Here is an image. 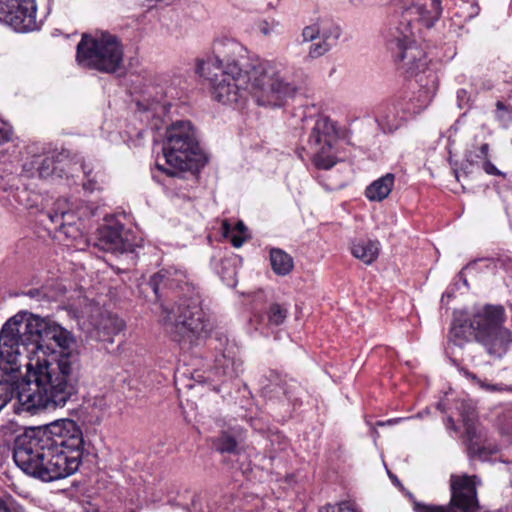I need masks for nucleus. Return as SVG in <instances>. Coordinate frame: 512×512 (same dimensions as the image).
Segmentation results:
<instances>
[{
	"label": "nucleus",
	"mask_w": 512,
	"mask_h": 512,
	"mask_svg": "<svg viewBox=\"0 0 512 512\" xmlns=\"http://www.w3.org/2000/svg\"><path fill=\"white\" fill-rule=\"evenodd\" d=\"M395 176L392 173L373 181L365 190V196L371 201H382L388 197L394 186Z\"/></svg>",
	"instance_id": "nucleus-23"
},
{
	"label": "nucleus",
	"mask_w": 512,
	"mask_h": 512,
	"mask_svg": "<svg viewBox=\"0 0 512 512\" xmlns=\"http://www.w3.org/2000/svg\"><path fill=\"white\" fill-rule=\"evenodd\" d=\"M442 7L440 0H418V2L407 7L401 15L399 26L393 34V41L398 53L396 58L402 61L404 66L413 73L415 70L431 69L428 65L425 52L416 45L414 37V26L421 23L427 28L434 25L440 18Z\"/></svg>",
	"instance_id": "nucleus-6"
},
{
	"label": "nucleus",
	"mask_w": 512,
	"mask_h": 512,
	"mask_svg": "<svg viewBox=\"0 0 512 512\" xmlns=\"http://www.w3.org/2000/svg\"><path fill=\"white\" fill-rule=\"evenodd\" d=\"M214 58L198 67L199 73L204 76L205 71L213 68L215 71L245 72L260 59H250L247 49L238 41L222 38L214 44ZM210 75L211 73L208 72Z\"/></svg>",
	"instance_id": "nucleus-14"
},
{
	"label": "nucleus",
	"mask_w": 512,
	"mask_h": 512,
	"mask_svg": "<svg viewBox=\"0 0 512 512\" xmlns=\"http://www.w3.org/2000/svg\"><path fill=\"white\" fill-rule=\"evenodd\" d=\"M306 122L312 123L307 140V150L312 163L318 169L332 168L337 163L336 144L340 136L337 123L322 114L310 117Z\"/></svg>",
	"instance_id": "nucleus-12"
},
{
	"label": "nucleus",
	"mask_w": 512,
	"mask_h": 512,
	"mask_svg": "<svg viewBox=\"0 0 512 512\" xmlns=\"http://www.w3.org/2000/svg\"><path fill=\"white\" fill-rule=\"evenodd\" d=\"M258 30L263 34V35H269L271 30H272V27L270 26V24L267 22V21H261L259 22L258 24Z\"/></svg>",
	"instance_id": "nucleus-39"
},
{
	"label": "nucleus",
	"mask_w": 512,
	"mask_h": 512,
	"mask_svg": "<svg viewBox=\"0 0 512 512\" xmlns=\"http://www.w3.org/2000/svg\"><path fill=\"white\" fill-rule=\"evenodd\" d=\"M76 60L84 68L114 74L123 68L124 47L110 32L85 33L77 44Z\"/></svg>",
	"instance_id": "nucleus-9"
},
{
	"label": "nucleus",
	"mask_w": 512,
	"mask_h": 512,
	"mask_svg": "<svg viewBox=\"0 0 512 512\" xmlns=\"http://www.w3.org/2000/svg\"><path fill=\"white\" fill-rule=\"evenodd\" d=\"M0 512H11L6 502L0 498Z\"/></svg>",
	"instance_id": "nucleus-43"
},
{
	"label": "nucleus",
	"mask_w": 512,
	"mask_h": 512,
	"mask_svg": "<svg viewBox=\"0 0 512 512\" xmlns=\"http://www.w3.org/2000/svg\"><path fill=\"white\" fill-rule=\"evenodd\" d=\"M13 127L6 121L0 119V145L13 140Z\"/></svg>",
	"instance_id": "nucleus-32"
},
{
	"label": "nucleus",
	"mask_w": 512,
	"mask_h": 512,
	"mask_svg": "<svg viewBox=\"0 0 512 512\" xmlns=\"http://www.w3.org/2000/svg\"><path fill=\"white\" fill-rule=\"evenodd\" d=\"M151 109L157 115L166 114L168 112V107L166 104L155 103L152 105Z\"/></svg>",
	"instance_id": "nucleus-38"
},
{
	"label": "nucleus",
	"mask_w": 512,
	"mask_h": 512,
	"mask_svg": "<svg viewBox=\"0 0 512 512\" xmlns=\"http://www.w3.org/2000/svg\"><path fill=\"white\" fill-rule=\"evenodd\" d=\"M148 285L157 300L168 293L178 298L171 309L163 308L162 322L172 339L182 347L196 345L208 333V322L201 307V297L188 283L185 271L164 268L150 277Z\"/></svg>",
	"instance_id": "nucleus-4"
},
{
	"label": "nucleus",
	"mask_w": 512,
	"mask_h": 512,
	"mask_svg": "<svg viewBox=\"0 0 512 512\" xmlns=\"http://www.w3.org/2000/svg\"><path fill=\"white\" fill-rule=\"evenodd\" d=\"M410 76H414L420 89L418 95L404 106L402 101L386 104L380 108L376 116L378 126L384 133H392L400 128L412 115L420 113L434 98L438 89V79L433 69L415 70L413 73L404 66Z\"/></svg>",
	"instance_id": "nucleus-10"
},
{
	"label": "nucleus",
	"mask_w": 512,
	"mask_h": 512,
	"mask_svg": "<svg viewBox=\"0 0 512 512\" xmlns=\"http://www.w3.org/2000/svg\"><path fill=\"white\" fill-rule=\"evenodd\" d=\"M122 319L112 314H101L93 324L91 335L98 341L113 343L114 336L124 329Z\"/></svg>",
	"instance_id": "nucleus-18"
},
{
	"label": "nucleus",
	"mask_w": 512,
	"mask_h": 512,
	"mask_svg": "<svg viewBox=\"0 0 512 512\" xmlns=\"http://www.w3.org/2000/svg\"><path fill=\"white\" fill-rule=\"evenodd\" d=\"M465 435L467 451L471 458L487 460L490 455L496 454L499 451L496 445H485L482 442L476 427L473 423H470L469 420L465 421Z\"/></svg>",
	"instance_id": "nucleus-20"
},
{
	"label": "nucleus",
	"mask_w": 512,
	"mask_h": 512,
	"mask_svg": "<svg viewBox=\"0 0 512 512\" xmlns=\"http://www.w3.org/2000/svg\"><path fill=\"white\" fill-rule=\"evenodd\" d=\"M495 106L494 117L496 121L500 127L504 129L509 128L512 124V106L502 101H497Z\"/></svg>",
	"instance_id": "nucleus-29"
},
{
	"label": "nucleus",
	"mask_w": 512,
	"mask_h": 512,
	"mask_svg": "<svg viewBox=\"0 0 512 512\" xmlns=\"http://www.w3.org/2000/svg\"><path fill=\"white\" fill-rule=\"evenodd\" d=\"M266 315L269 325L279 326L284 323L288 316V307L283 304L273 303L270 305Z\"/></svg>",
	"instance_id": "nucleus-28"
},
{
	"label": "nucleus",
	"mask_w": 512,
	"mask_h": 512,
	"mask_svg": "<svg viewBox=\"0 0 512 512\" xmlns=\"http://www.w3.org/2000/svg\"><path fill=\"white\" fill-rule=\"evenodd\" d=\"M505 311L502 306L487 305L469 321L455 320L449 339L458 346L475 340L490 355L501 357L512 343V332L502 326Z\"/></svg>",
	"instance_id": "nucleus-5"
},
{
	"label": "nucleus",
	"mask_w": 512,
	"mask_h": 512,
	"mask_svg": "<svg viewBox=\"0 0 512 512\" xmlns=\"http://www.w3.org/2000/svg\"><path fill=\"white\" fill-rule=\"evenodd\" d=\"M480 483L477 476L454 475L450 477L451 499L446 506L426 504L416 501L412 495L415 512H477L479 505L477 499V485Z\"/></svg>",
	"instance_id": "nucleus-13"
},
{
	"label": "nucleus",
	"mask_w": 512,
	"mask_h": 512,
	"mask_svg": "<svg viewBox=\"0 0 512 512\" xmlns=\"http://www.w3.org/2000/svg\"><path fill=\"white\" fill-rule=\"evenodd\" d=\"M270 264L273 272L279 276L288 275L294 268L293 258L280 248L270 250Z\"/></svg>",
	"instance_id": "nucleus-24"
},
{
	"label": "nucleus",
	"mask_w": 512,
	"mask_h": 512,
	"mask_svg": "<svg viewBox=\"0 0 512 512\" xmlns=\"http://www.w3.org/2000/svg\"><path fill=\"white\" fill-rule=\"evenodd\" d=\"M340 28L335 26L329 34L322 33L321 39L318 42L312 43L309 47V56L311 58H318L328 52L334 46L340 37Z\"/></svg>",
	"instance_id": "nucleus-25"
},
{
	"label": "nucleus",
	"mask_w": 512,
	"mask_h": 512,
	"mask_svg": "<svg viewBox=\"0 0 512 512\" xmlns=\"http://www.w3.org/2000/svg\"><path fill=\"white\" fill-rule=\"evenodd\" d=\"M400 420H401V418L389 419L386 422H378V425H380V426H384L386 424L392 425V424L398 423Z\"/></svg>",
	"instance_id": "nucleus-42"
},
{
	"label": "nucleus",
	"mask_w": 512,
	"mask_h": 512,
	"mask_svg": "<svg viewBox=\"0 0 512 512\" xmlns=\"http://www.w3.org/2000/svg\"><path fill=\"white\" fill-rule=\"evenodd\" d=\"M320 512H361L355 505L349 501L341 502L337 505H327Z\"/></svg>",
	"instance_id": "nucleus-31"
},
{
	"label": "nucleus",
	"mask_w": 512,
	"mask_h": 512,
	"mask_svg": "<svg viewBox=\"0 0 512 512\" xmlns=\"http://www.w3.org/2000/svg\"><path fill=\"white\" fill-rule=\"evenodd\" d=\"M52 223L59 224L62 228L65 224H71L73 215L70 212L66 199H58L55 202L53 211L48 214Z\"/></svg>",
	"instance_id": "nucleus-26"
},
{
	"label": "nucleus",
	"mask_w": 512,
	"mask_h": 512,
	"mask_svg": "<svg viewBox=\"0 0 512 512\" xmlns=\"http://www.w3.org/2000/svg\"><path fill=\"white\" fill-rule=\"evenodd\" d=\"M245 230L246 227L242 221L237 222L234 227H232L227 221L223 223L224 235L230 238L232 245L236 248L241 247L245 241V238L236 234V232L242 234Z\"/></svg>",
	"instance_id": "nucleus-27"
},
{
	"label": "nucleus",
	"mask_w": 512,
	"mask_h": 512,
	"mask_svg": "<svg viewBox=\"0 0 512 512\" xmlns=\"http://www.w3.org/2000/svg\"><path fill=\"white\" fill-rule=\"evenodd\" d=\"M41 428H30L15 439L13 459L27 475L45 482L68 477L61 456H55Z\"/></svg>",
	"instance_id": "nucleus-7"
},
{
	"label": "nucleus",
	"mask_w": 512,
	"mask_h": 512,
	"mask_svg": "<svg viewBox=\"0 0 512 512\" xmlns=\"http://www.w3.org/2000/svg\"><path fill=\"white\" fill-rule=\"evenodd\" d=\"M208 78L213 98L234 107L243 106L249 95L259 106L281 107L296 90L269 61H256L245 72L215 71Z\"/></svg>",
	"instance_id": "nucleus-3"
},
{
	"label": "nucleus",
	"mask_w": 512,
	"mask_h": 512,
	"mask_svg": "<svg viewBox=\"0 0 512 512\" xmlns=\"http://www.w3.org/2000/svg\"><path fill=\"white\" fill-rule=\"evenodd\" d=\"M96 245L108 252H132L137 246L131 231L119 222H112L100 227L97 231Z\"/></svg>",
	"instance_id": "nucleus-17"
},
{
	"label": "nucleus",
	"mask_w": 512,
	"mask_h": 512,
	"mask_svg": "<svg viewBox=\"0 0 512 512\" xmlns=\"http://www.w3.org/2000/svg\"><path fill=\"white\" fill-rule=\"evenodd\" d=\"M482 168L489 175L504 176V174L488 159L483 162Z\"/></svg>",
	"instance_id": "nucleus-34"
},
{
	"label": "nucleus",
	"mask_w": 512,
	"mask_h": 512,
	"mask_svg": "<svg viewBox=\"0 0 512 512\" xmlns=\"http://www.w3.org/2000/svg\"><path fill=\"white\" fill-rule=\"evenodd\" d=\"M22 428L15 422H8L0 426V437L5 443L14 442L18 435L23 434Z\"/></svg>",
	"instance_id": "nucleus-30"
},
{
	"label": "nucleus",
	"mask_w": 512,
	"mask_h": 512,
	"mask_svg": "<svg viewBox=\"0 0 512 512\" xmlns=\"http://www.w3.org/2000/svg\"><path fill=\"white\" fill-rule=\"evenodd\" d=\"M53 340L59 353L73 351L74 335L51 320L26 311H20L8 319L0 331V410L13 399L16 392L12 379L20 371L24 354L41 351L46 353L42 342Z\"/></svg>",
	"instance_id": "nucleus-1"
},
{
	"label": "nucleus",
	"mask_w": 512,
	"mask_h": 512,
	"mask_svg": "<svg viewBox=\"0 0 512 512\" xmlns=\"http://www.w3.org/2000/svg\"><path fill=\"white\" fill-rule=\"evenodd\" d=\"M245 439V430L240 426H233L227 430H222L213 440L215 449L220 453L238 454L239 445Z\"/></svg>",
	"instance_id": "nucleus-21"
},
{
	"label": "nucleus",
	"mask_w": 512,
	"mask_h": 512,
	"mask_svg": "<svg viewBox=\"0 0 512 512\" xmlns=\"http://www.w3.org/2000/svg\"><path fill=\"white\" fill-rule=\"evenodd\" d=\"M461 372L463 373V375L468 378V379H471L472 381H474L476 384H478L479 386H484V381L480 380L475 374H473L472 372L468 371V370H465V369H462Z\"/></svg>",
	"instance_id": "nucleus-37"
},
{
	"label": "nucleus",
	"mask_w": 512,
	"mask_h": 512,
	"mask_svg": "<svg viewBox=\"0 0 512 512\" xmlns=\"http://www.w3.org/2000/svg\"><path fill=\"white\" fill-rule=\"evenodd\" d=\"M320 30L317 26H307L303 29L302 36L304 41H313L317 38Z\"/></svg>",
	"instance_id": "nucleus-33"
},
{
	"label": "nucleus",
	"mask_w": 512,
	"mask_h": 512,
	"mask_svg": "<svg viewBox=\"0 0 512 512\" xmlns=\"http://www.w3.org/2000/svg\"><path fill=\"white\" fill-rule=\"evenodd\" d=\"M69 163L70 152L62 149L45 156H34L23 164V171L29 177L38 175L40 178H48L55 175L61 178L67 175Z\"/></svg>",
	"instance_id": "nucleus-16"
},
{
	"label": "nucleus",
	"mask_w": 512,
	"mask_h": 512,
	"mask_svg": "<svg viewBox=\"0 0 512 512\" xmlns=\"http://www.w3.org/2000/svg\"><path fill=\"white\" fill-rule=\"evenodd\" d=\"M55 456H61L62 467L68 476L74 474L83 455V434L79 425L71 419H59L41 428Z\"/></svg>",
	"instance_id": "nucleus-11"
},
{
	"label": "nucleus",
	"mask_w": 512,
	"mask_h": 512,
	"mask_svg": "<svg viewBox=\"0 0 512 512\" xmlns=\"http://www.w3.org/2000/svg\"><path fill=\"white\" fill-rule=\"evenodd\" d=\"M82 169L84 174L89 175L90 171H86V167L84 165L82 166Z\"/></svg>",
	"instance_id": "nucleus-44"
},
{
	"label": "nucleus",
	"mask_w": 512,
	"mask_h": 512,
	"mask_svg": "<svg viewBox=\"0 0 512 512\" xmlns=\"http://www.w3.org/2000/svg\"><path fill=\"white\" fill-rule=\"evenodd\" d=\"M481 388L487 390V391H502L504 390V388L500 385H496V384H487L484 382V386H480Z\"/></svg>",
	"instance_id": "nucleus-41"
},
{
	"label": "nucleus",
	"mask_w": 512,
	"mask_h": 512,
	"mask_svg": "<svg viewBox=\"0 0 512 512\" xmlns=\"http://www.w3.org/2000/svg\"><path fill=\"white\" fill-rule=\"evenodd\" d=\"M26 359L25 380L28 391H18L13 403L17 414H34L43 409L63 408L77 394L79 355L76 351L64 353L24 354Z\"/></svg>",
	"instance_id": "nucleus-2"
},
{
	"label": "nucleus",
	"mask_w": 512,
	"mask_h": 512,
	"mask_svg": "<svg viewBox=\"0 0 512 512\" xmlns=\"http://www.w3.org/2000/svg\"><path fill=\"white\" fill-rule=\"evenodd\" d=\"M488 153H489V144L483 143L479 148V154H477V157L484 158L486 160Z\"/></svg>",
	"instance_id": "nucleus-40"
},
{
	"label": "nucleus",
	"mask_w": 512,
	"mask_h": 512,
	"mask_svg": "<svg viewBox=\"0 0 512 512\" xmlns=\"http://www.w3.org/2000/svg\"><path fill=\"white\" fill-rule=\"evenodd\" d=\"M242 361L236 357L235 353L226 349L221 355L215 358L213 373L221 382L235 378L243 371Z\"/></svg>",
	"instance_id": "nucleus-19"
},
{
	"label": "nucleus",
	"mask_w": 512,
	"mask_h": 512,
	"mask_svg": "<svg viewBox=\"0 0 512 512\" xmlns=\"http://www.w3.org/2000/svg\"><path fill=\"white\" fill-rule=\"evenodd\" d=\"M461 372L463 373V375L468 378V379H471L472 381H474L476 384H478L479 386H484V381L480 380L475 374H473L472 372L468 371V370H465V369H462Z\"/></svg>",
	"instance_id": "nucleus-36"
},
{
	"label": "nucleus",
	"mask_w": 512,
	"mask_h": 512,
	"mask_svg": "<svg viewBox=\"0 0 512 512\" xmlns=\"http://www.w3.org/2000/svg\"><path fill=\"white\" fill-rule=\"evenodd\" d=\"M163 157L165 164L156 161L155 169L169 177L185 171L198 172L207 163V157L189 121H177L167 129Z\"/></svg>",
	"instance_id": "nucleus-8"
},
{
	"label": "nucleus",
	"mask_w": 512,
	"mask_h": 512,
	"mask_svg": "<svg viewBox=\"0 0 512 512\" xmlns=\"http://www.w3.org/2000/svg\"><path fill=\"white\" fill-rule=\"evenodd\" d=\"M298 388V385L296 382H293L292 384H290L287 388L284 389V394L286 395L287 399L290 400V401H294L296 400V398L294 397V393L292 391V389H297Z\"/></svg>",
	"instance_id": "nucleus-35"
},
{
	"label": "nucleus",
	"mask_w": 512,
	"mask_h": 512,
	"mask_svg": "<svg viewBox=\"0 0 512 512\" xmlns=\"http://www.w3.org/2000/svg\"><path fill=\"white\" fill-rule=\"evenodd\" d=\"M28 294H29L30 296H33V295H34V291L30 290V291L28 292Z\"/></svg>",
	"instance_id": "nucleus-45"
},
{
	"label": "nucleus",
	"mask_w": 512,
	"mask_h": 512,
	"mask_svg": "<svg viewBox=\"0 0 512 512\" xmlns=\"http://www.w3.org/2000/svg\"><path fill=\"white\" fill-rule=\"evenodd\" d=\"M35 0H0V22L17 32H30L39 28Z\"/></svg>",
	"instance_id": "nucleus-15"
},
{
	"label": "nucleus",
	"mask_w": 512,
	"mask_h": 512,
	"mask_svg": "<svg viewBox=\"0 0 512 512\" xmlns=\"http://www.w3.org/2000/svg\"><path fill=\"white\" fill-rule=\"evenodd\" d=\"M351 254L366 265H371L379 256L380 243L377 240L357 239L350 245Z\"/></svg>",
	"instance_id": "nucleus-22"
}]
</instances>
